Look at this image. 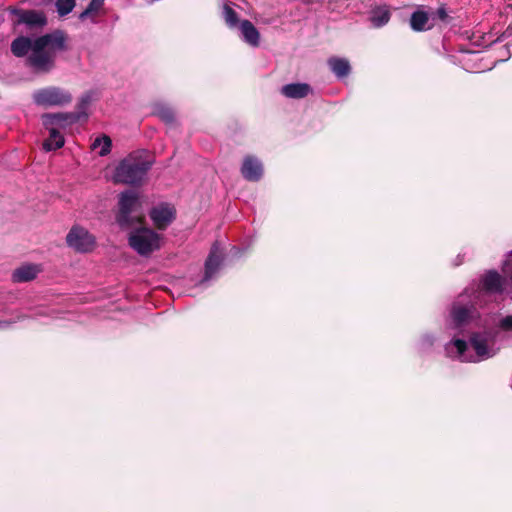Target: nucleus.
<instances>
[{
  "mask_svg": "<svg viewBox=\"0 0 512 512\" xmlns=\"http://www.w3.org/2000/svg\"><path fill=\"white\" fill-rule=\"evenodd\" d=\"M454 346L457 349L459 355H463L468 347L466 341L462 339L454 340Z\"/></svg>",
  "mask_w": 512,
  "mask_h": 512,
  "instance_id": "obj_29",
  "label": "nucleus"
},
{
  "mask_svg": "<svg viewBox=\"0 0 512 512\" xmlns=\"http://www.w3.org/2000/svg\"><path fill=\"white\" fill-rule=\"evenodd\" d=\"M97 147H101L98 154L100 156H106L110 153L112 147V140L109 136L103 135L101 137H97L91 145V148L94 150Z\"/></svg>",
  "mask_w": 512,
  "mask_h": 512,
  "instance_id": "obj_22",
  "label": "nucleus"
},
{
  "mask_svg": "<svg viewBox=\"0 0 512 512\" xmlns=\"http://www.w3.org/2000/svg\"><path fill=\"white\" fill-rule=\"evenodd\" d=\"M223 18L229 28H235L240 23L237 12L228 4L223 6Z\"/></svg>",
  "mask_w": 512,
  "mask_h": 512,
  "instance_id": "obj_24",
  "label": "nucleus"
},
{
  "mask_svg": "<svg viewBox=\"0 0 512 512\" xmlns=\"http://www.w3.org/2000/svg\"><path fill=\"white\" fill-rule=\"evenodd\" d=\"M241 174L247 181H259L263 175V166L255 156L247 155L242 163Z\"/></svg>",
  "mask_w": 512,
  "mask_h": 512,
  "instance_id": "obj_10",
  "label": "nucleus"
},
{
  "mask_svg": "<svg viewBox=\"0 0 512 512\" xmlns=\"http://www.w3.org/2000/svg\"><path fill=\"white\" fill-rule=\"evenodd\" d=\"M240 30L246 43L252 47L260 45V33L251 21L247 19L241 21Z\"/></svg>",
  "mask_w": 512,
  "mask_h": 512,
  "instance_id": "obj_16",
  "label": "nucleus"
},
{
  "mask_svg": "<svg viewBox=\"0 0 512 512\" xmlns=\"http://www.w3.org/2000/svg\"><path fill=\"white\" fill-rule=\"evenodd\" d=\"M17 15V24H24L30 30L42 29L47 25V16L43 11L34 9H14Z\"/></svg>",
  "mask_w": 512,
  "mask_h": 512,
  "instance_id": "obj_7",
  "label": "nucleus"
},
{
  "mask_svg": "<svg viewBox=\"0 0 512 512\" xmlns=\"http://www.w3.org/2000/svg\"><path fill=\"white\" fill-rule=\"evenodd\" d=\"M10 324V321H0V328L8 327Z\"/></svg>",
  "mask_w": 512,
  "mask_h": 512,
  "instance_id": "obj_31",
  "label": "nucleus"
},
{
  "mask_svg": "<svg viewBox=\"0 0 512 512\" xmlns=\"http://www.w3.org/2000/svg\"><path fill=\"white\" fill-rule=\"evenodd\" d=\"M152 164L151 160L144 159L140 155L130 154L116 167L114 182L132 186L140 185Z\"/></svg>",
  "mask_w": 512,
  "mask_h": 512,
  "instance_id": "obj_2",
  "label": "nucleus"
},
{
  "mask_svg": "<svg viewBox=\"0 0 512 512\" xmlns=\"http://www.w3.org/2000/svg\"><path fill=\"white\" fill-rule=\"evenodd\" d=\"M128 243L139 255L148 256L160 248V237L150 228L139 227L130 232Z\"/></svg>",
  "mask_w": 512,
  "mask_h": 512,
  "instance_id": "obj_4",
  "label": "nucleus"
},
{
  "mask_svg": "<svg viewBox=\"0 0 512 512\" xmlns=\"http://www.w3.org/2000/svg\"><path fill=\"white\" fill-rule=\"evenodd\" d=\"M66 242L69 247L77 252H90L94 249L95 237L83 227L74 226L66 236Z\"/></svg>",
  "mask_w": 512,
  "mask_h": 512,
  "instance_id": "obj_6",
  "label": "nucleus"
},
{
  "mask_svg": "<svg viewBox=\"0 0 512 512\" xmlns=\"http://www.w3.org/2000/svg\"><path fill=\"white\" fill-rule=\"evenodd\" d=\"M503 278L494 270L488 271L482 278V289L487 293H501L503 291Z\"/></svg>",
  "mask_w": 512,
  "mask_h": 512,
  "instance_id": "obj_12",
  "label": "nucleus"
},
{
  "mask_svg": "<svg viewBox=\"0 0 512 512\" xmlns=\"http://www.w3.org/2000/svg\"><path fill=\"white\" fill-rule=\"evenodd\" d=\"M72 94L59 86H47L33 93V101L42 107L65 106L72 102Z\"/></svg>",
  "mask_w": 512,
  "mask_h": 512,
  "instance_id": "obj_5",
  "label": "nucleus"
},
{
  "mask_svg": "<svg viewBox=\"0 0 512 512\" xmlns=\"http://www.w3.org/2000/svg\"><path fill=\"white\" fill-rule=\"evenodd\" d=\"M451 314L455 324L460 326L468 319L469 309L465 306H454Z\"/></svg>",
  "mask_w": 512,
  "mask_h": 512,
  "instance_id": "obj_25",
  "label": "nucleus"
},
{
  "mask_svg": "<svg viewBox=\"0 0 512 512\" xmlns=\"http://www.w3.org/2000/svg\"><path fill=\"white\" fill-rule=\"evenodd\" d=\"M311 91V86L307 83H290L281 88V93L291 99L305 98Z\"/></svg>",
  "mask_w": 512,
  "mask_h": 512,
  "instance_id": "obj_13",
  "label": "nucleus"
},
{
  "mask_svg": "<svg viewBox=\"0 0 512 512\" xmlns=\"http://www.w3.org/2000/svg\"><path fill=\"white\" fill-rule=\"evenodd\" d=\"M149 216L157 229L165 230L174 221L176 210L169 204L163 203L153 207L149 212Z\"/></svg>",
  "mask_w": 512,
  "mask_h": 512,
  "instance_id": "obj_8",
  "label": "nucleus"
},
{
  "mask_svg": "<svg viewBox=\"0 0 512 512\" xmlns=\"http://www.w3.org/2000/svg\"><path fill=\"white\" fill-rule=\"evenodd\" d=\"M67 42L66 32L57 29L35 39L18 36L11 42L10 49L15 57H26L25 65L34 73L47 74L56 67L57 53L69 49Z\"/></svg>",
  "mask_w": 512,
  "mask_h": 512,
  "instance_id": "obj_1",
  "label": "nucleus"
},
{
  "mask_svg": "<svg viewBox=\"0 0 512 512\" xmlns=\"http://www.w3.org/2000/svg\"><path fill=\"white\" fill-rule=\"evenodd\" d=\"M39 272L40 269L37 265H22L13 271L12 280L15 283L29 282L35 279Z\"/></svg>",
  "mask_w": 512,
  "mask_h": 512,
  "instance_id": "obj_15",
  "label": "nucleus"
},
{
  "mask_svg": "<svg viewBox=\"0 0 512 512\" xmlns=\"http://www.w3.org/2000/svg\"><path fill=\"white\" fill-rule=\"evenodd\" d=\"M75 0H56L55 6L60 16L69 14L75 7Z\"/></svg>",
  "mask_w": 512,
  "mask_h": 512,
  "instance_id": "obj_27",
  "label": "nucleus"
},
{
  "mask_svg": "<svg viewBox=\"0 0 512 512\" xmlns=\"http://www.w3.org/2000/svg\"><path fill=\"white\" fill-rule=\"evenodd\" d=\"M79 122V115L72 112L46 113L42 115L44 127L65 130L68 126Z\"/></svg>",
  "mask_w": 512,
  "mask_h": 512,
  "instance_id": "obj_9",
  "label": "nucleus"
},
{
  "mask_svg": "<svg viewBox=\"0 0 512 512\" xmlns=\"http://www.w3.org/2000/svg\"><path fill=\"white\" fill-rule=\"evenodd\" d=\"M154 115L167 124H171L175 121V113L173 109L165 105L155 106Z\"/></svg>",
  "mask_w": 512,
  "mask_h": 512,
  "instance_id": "obj_23",
  "label": "nucleus"
},
{
  "mask_svg": "<svg viewBox=\"0 0 512 512\" xmlns=\"http://www.w3.org/2000/svg\"><path fill=\"white\" fill-rule=\"evenodd\" d=\"M391 18V12L386 5L376 6L372 9L370 22L374 28H380L386 25Z\"/></svg>",
  "mask_w": 512,
  "mask_h": 512,
  "instance_id": "obj_18",
  "label": "nucleus"
},
{
  "mask_svg": "<svg viewBox=\"0 0 512 512\" xmlns=\"http://www.w3.org/2000/svg\"><path fill=\"white\" fill-rule=\"evenodd\" d=\"M510 282H511V286H512V274H511V277H510Z\"/></svg>",
  "mask_w": 512,
  "mask_h": 512,
  "instance_id": "obj_32",
  "label": "nucleus"
},
{
  "mask_svg": "<svg viewBox=\"0 0 512 512\" xmlns=\"http://www.w3.org/2000/svg\"><path fill=\"white\" fill-rule=\"evenodd\" d=\"M434 15L443 23H449L451 21V17L448 14L447 8L444 4H441Z\"/></svg>",
  "mask_w": 512,
  "mask_h": 512,
  "instance_id": "obj_28",
  "label": "nucleus"
},
{
  "mask_svg": "<svg viewBox=\"0 0 512 512\" xmlns=\"http://www.w3.org/2000/svg\"><path fill=\"white\" fill-rule=\"evenodd\" d=\"M91 102H92V92L91 91L85 92L81 96L79 102L76 105V111L73 112L74 114L79 115V121L82 119L88 118L87 109H88L89 105L91 104Z\"/></svg>",
  "mask_w": 512,
  "mask_h": 512,
  "instance_id": "obj_20",
  "label": "nucleus"
},
{
  "mask_svg": "<svg viewBox=\"0 0 512 512\" xmlns=\"http://www.w3.org/2000/svg\"><path fill=\"white\" fill-rule=\"evenodd\" d=\"M45 129L49 131V137L43 142V149L45 151H52L62 148L65 139L61 134V130L53 127H45Z\"/></svg>",
  "mask_w": 512,
  "mask_h": 512,
  "instance_id": "obj_17",
  "label": "nucleus"
},
{
  "mask_svg": "<svg viewBox=\"0 0 512 512\" xmlns=\"http://www.w3.org/2000/svg\"><path fill=\"white\" fill-rule=\"evenodd\" d=\"M222 262V253L217 248H212L205 261V273L201 283L210 280L219 270Z\"/></svg>",
  "mask_w": 512,
  "mask_h": 512,
  "instance_id": "obj_11",
  "label": "nucleus"
},
{
  "mask_svg": "<svg viewBox=\"0 0 512 512\" xmlns=\"http://www.w3.org/2000/svg\"><path fill=\"white\" fill-rule=\"evenodd\" d=\"M104 5V0H91L87 8L79 15V19L84 21L91 14L98 12Z\"/></svg>",
  "mask_w": 512,
  "mask_h": 512,
  "instance_id": "obj_26",
  "label": "nucleus"
},
{
  "mask_svg": "<svg viewBox=\"0 0 512 512\" xmlns=\"http://www.w3.org/2000/svg\"><path fill=\"white\" fill-rule=\"evenodd\" d=\"M470 344L479 357L488 356L489 351L487 341L485 338L481 337L478 334H473L470 337Z\"/></svg>",
  "mask_w": 512,
  "mask_h": 512,
  "instance_id": "obj_21",
  "label": "nucleus"
},
{
  "mask_svg": "<svg viewBox=\"0 0 512 512\" xmlns=\"http://www.w3.org/2000/svg\"><path fill=\"white\" fill-rule=\"evenodd\" d=\"M501 327L505 330H512V315H508L501 320Z\"/></svg>",
  "mask_w": 512,
  "mask_h": 512,
  "instance_id": "obj_30",
  "label": "nucleus"
},
{
  "mask_svg": "<svg viewBox=\"0 0 512 512\" xmlns=\"http://www.w3.org/2000/svg\"><path fill=\"white\" fill-rule=\"evenodd\" d=\"M331 71L338 77H347L351 72V66L348 60L344 58L331 57L328 60Z\"/></svg>",
  "mask_w": 512,
  "mask_h": 512,
  "instance_id": "obj_19",
  "label": "nucleus"
},
{
  "mask_svg": "<svg viewBox=\"0 0 512 512\" xmlns=\"http://www.w3.org/2000/svg\"><path fill=\"white\" fill-rule=\"evenodd\" d=\"M410 27L415 32H423L427 30H431L433 28V24L429 23V14L424 10H416L414 11L409 20Z\"/></svg>",
  "mask_w": 512,
  "mask_h": 512,
  "instance_id": "obj_14",
  "label": "nucleus"
},
{
  "mask_svg": "<svg viewBox=\"0 0 512 512\" xmlns=\"http://www.w3.org/2000/svg\"><path fill=\"white\" fill-rule=\"evenodd\" d=\"M140 206L138 195L134 191H124L119 195L116 222L121 228H131L145 223L143 214L133 215Z\"/></svg>",
  "mask_w": 512,
  "mask_h": 512,
  "instance_id": "obj_3",
  "label": "nucleus"
}]
</instances>
